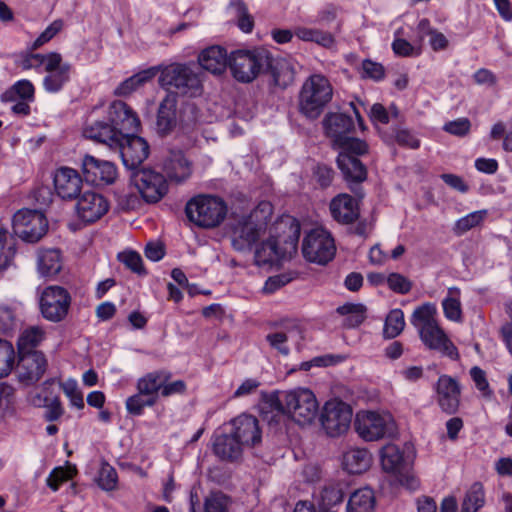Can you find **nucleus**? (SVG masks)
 Returning a JSON list of instances; mask_svg holds the SVG:
<instances>
[{
  "label": "nucleus",
  "instance_id": "obj_10",
  "mask_svg": "<svg viewBox=\"0 0 512 512\" xmlns=\"http://www.w3.org/2000/svg\"><path fill=\"white\" fill-rule=\"evenodd\" d=\"M14 233L26 242L35 243L47 232L45 215L37 210L22 209L13 216Z\"/></svg>",
  "mask_w": 512,
  "mask_h": 512
},
{
  "label": "nucleus",
  "instance_id": "obj_19",
  "mask_svg": "<svg viewBox=\"0 0 512 512\" xmlns=\"http://www.w3.org/2000/svg\"><path fill=\"white\" fill-rule=\"evenodd\" d=\"M107 119L125 139L128 134H135L140 127L137 114L125 102L113 101L107 112Z\"/></svg>",
  "mask_w": 512,
  "mask_h": 512
},
{
  "label": "nucleus",
  "instance_id": "obj_9",
  "mask_svg": "<svg viewBox=\"0 0 512 512\" xmlns=\"http://www.w3.org/2000/svg\"><path fill=\"white\" fill-rule=\"evenodd\" d=\"M354 427L358 435L365 441L380 440L393 435L396 430L395 422L390 414H379L372 411L358 412Z\"/></svg>",
  "mask_w": 512,
  "mask_h": 512
},
{
  "label": "nucleus",
  "instance_id": "obj_33",
  "mask_svg": "<svg viewBox=\"0 0 512 512\" xmlns=\"http://www.w3.org/2000/svg\"><path fill=\"white\" fill-rule=\"evenodd\" d=\"M337 165L348 182L360 183L367 178L365 165L355 156L348 153H339Z\"/></svg>",
  "mask_w": 512,
  "mask_h": 512
},
{
  "label": "nucleus",
  "instance_id": "obj_64",
  "mask_svg": "<svg viewBox=\"0 0 512 512\" xmlns=\"http://www.w3.org/2000/svg\"><path fill=\"white\" fill-rule=\"evenodd\" d=\"M313 176L322 188H326L330 186L333 181L334 171L326 165H317L313 171Z\"/></svg>",
  "mask_w": 512,
  "mask_h": 512
},
{
  "label": "nucleus",
  "instance_id": "obj_50",
  "mask_svg": "<svg viewBox=\"0 0 512 512\" xmlns=\"http://www.w3.org/2000/svg\"><path fill=\"white\" fill-rule=\"evenodd\" d=\"M15 95H17L22 100H33L34 98V86L33 84L26 79L17 81L10 90L6 91L2 95V100L10 101L14 100Z\"/></svg>",
  "mask_w": 512,
  "mask_h": 512
},
{
  "label": "nucleus",
  "instance_id": "obj_17",
  "mask_svg": "<svg viewBox=\"0 0 512 512\" xmlns=\"http://www.w3.org/2000/svg\"><path fill=\"white\" fill-rule=\"evenodd\" d=\"M436 400L441 410L455 414L460 406L461 386L452 376L440 375L435 385Z\"/></svg>",
  "mask_w": 512,
  "mask_h": 512
},
{
  "label": "nucleus",
  "instance_id": "obj_42",
  "mask_svg": "<svg viewBox=\"0 0 512 512\" xmlns=\"http://www.w3.org/2000/svg\"><path fill=\"white\" fill-rule=\"evenodd\" d=\"M437 309L435 304L432 303H424L421 306H418L412 316H411V324L417 328V330H421L422 327H427L429 325L437 323L436 320Z\"/></svg>",
  "mask_w": 512,
  "mask_h": 512
},
{
  "label": "nucleus",
  "instance_id": "obj_31",
  "mask_svg": "<svg viewBox=\"0 0 512 512\" xmlns=\"http://www.w3.org/2000/svg\"><path fill=\"white\" fill-rule=\"evenodd\" d=\"M266 73H269L276 86L286 88L294 81L295 70L290 60L274 58L269 52V65Z\"/></svg>",
  "mask_w": 512,
  "mask_h": 512
},
{
  "label": "nucleus",
  "instance_id": "obj_12",
  "mask_svg": "<svg viewBox=\"0 0 512 512\" xmlns=\"http://www.w3.org/2000/svg\"><path fill=\"white\" fill-rule=\"evenodd\" d=\"M71 304L69 292L60 286L46 287L40 298L43 317L52 322H60L68 314Z\"/></svg>",
  "mask_w": 512,
  "mask_h": 512
},
{
  "label": "nucleus",
  "instance_id": "obj_39",
  "mask_svg": "<svg viewBox=\"0 0 512 512\" xmlns=\"http://www.w3.org/2000/svg\"><path fill=\"white\" fill-rule=\"evenodd\" d=\"M156 75V69L150 68L141 71L124 81H122L115 89L114 94L117 96H128L146 82L150 81Z\"/></svg>",
  "mask_w": 512,
  "mask_h": 512
},
{
  "label": "nucleus",
  "instance_id": "obj_29",
  "mask_svg": "<svg viewBox=\"0 0 512 512\" xmlns=\"http://www.w3.org/2000/svg\"><path fill=\"white\" fill-rule=\"evenodd\" d=\"M172 378V373L168 370H155L145 374L137 380V391L142 394L150 396L158 402L159 396L162 394V386L166 380Z\"/></svg>",
  "mask_w": 512,
  "mask_h": 512
},
{
  "label": "nucleus",
  "instance_id": "obj_8",
  "mask_svg": "<svg viewBox=\"0 0 512 512\" xmlns=\"http://www.w3.org/2000/svg\"><path fill=\"white\" fill-rule=\"evenodd\" d=\"M335 253L334 238L322 227L311 229L303 239L302 254L310 263L324 266L333 260Z\"/></svg>",
  "mask_w": 512,
  "mask_h": 512
},
{
  "label": "nucleus",
  "instance_id": "obj_15",
  "mask_svg": "<svg viewBox=\"0 0 512 512\" xmlns=\"http://www.w3.org/2000/svg\"><path fill=\"white\" fill-rule=\"evenodd\" d=\"M81 167L85 181L95 186L112 184L117 177V169L112 162L91 155L83 157Z\"/></svg>",
  "mask_w": 512,
  "mask_h": 512
},
{
  "label": "nucleus",
  "instance_id": "obj_7",
  "mask_svg": "<svg viewBox=\"0 0 512 512\" xmlns=\"http://www.w3.org/2000/svg\"><path fill=\"white\" fill-rule=\"evenodd\" d=\"M187 218L201 228L219 226L227 215V205L219 197L198 195L189 200L185 207Z\"/></svg>",
  "mask_w": 512,
  "mask_h": 512
},
{
  "label": "nucleus",
  "instance_id": "obj_21",
  "mask_svg": "<svg viewBox=\"0 0 512 512\" xmlns=\"http://www.w3.org/2000/svg\"><path fill=\"white\" fill-rule=\"evenodd\" d=\"M53 182L56 194L63 200H73L81 195L83 181L75 169L60 167L54 174Z\"/></svg>",
  "mask_w": 512,
  "mask_h": 512
},
{
  "label": "nucleus",
  "instance_id": "obj_38",
  "mask_svg": "<svg viewBox=\"0 0 512 512\" xmlns=\"http://www.w3.org/2000/svg\"><path fill=\"white\" fill-rule=\"evenodd\" d=\"M382 139L389 145L398 144L401 147L417 149L420 146L419 139L408 129L396 127L391 131L381 132Z\"/></svg>",
  "mask_w": 512,
  "mask_h": 512
},
{
  "label": "nucleus",
  "instance_id": "obj_41",
  "mask_svg": "<svg viewBox=\"0 0 512 512\" xmlns=\"http://www.w3.org/2000/svg\"><path fill=\"white\" fill-rule=\"evenodd\" d=\"M485 504V491L482 483H473L464 497L460 512H478Z\"/></svg>",
  "mask_w": 512,
  "mask_h": 512
},
{
  "label": "nucleus",
  "instance_id": "obj_45",
  "mask_svg": "<svg viewBox=\"0 0 512 512\" xmlns=\"http://www.w3.org/2000/svg\"><path fill=\"white\" fill-rule=\"evenodd\" d=\"M404 327V313L400 309H393L385 319L383 335L387 339H393L403 331Z\"/></svg>",
  "mask_w": 512,
  "mask_h": 512
},
{
  "label": "nucleus",
  "instance_id": "obj_13",
  "mask_svg": "<svg viewBox=\"0 0 512 512\" xmlns=\"http://www.w3.org/2000/svg\"><path fill=\"white\" fill-rule=\"evenodd\" d=\"M132 181L143 199L149 203L160 201L168 191L165 177L150 169H142L134 172Z\"/></svg>",
  "mask_w": 512,
  "mask_h": 512
},
{
  "label": "nucleus",
  "instance_id": "obj_34",
  "mask_svg": "<svg viewBox=\"0 0 512 512\" xmlns=\"http://www.w3.org/2000/svg\"><path fill=\"white\" fill-rule=\"evenodd\" d=\"M284 254L278 246L276 237H269L256 247L254 261L257 266H271L278 263Z\"/></svg>",
  "mask_w": 512,
  "mask_h": 512
},
{
  "label": "nucleus",
  "instance_id": "obj_25",
  "mask_svg": "<svg viewBox=\"0 0 512 512\" xmlns=\"http://www.w3.org/2000/svg\"><path fill=\"white\" fill-rule=\"evenodd\" d=\"M330 213L341 224H351L359 217L357 200L349 194H339L330 202Z\"/></svg>",
  "mask_w": 512,
  "mask_h": 512
},
{
  "label": "nucleus",
  "instance_id": "obj_37",
  "mask_svg": "<svg viewBox=\"0 0 512 512\" xmlns=\"http://www.w3.org/2000/svg\"><path fill=\"white\" fill-rule=\"evenodd\" d=\"M37 267L44 277L57 275L62 267L60 252L57 249L42 250L38 253Z\"/></svg>",
  "mask_w": 512,
  "mask_h": 512
},
{
  "label": "nucleus",
  "instance_id": "obj_35",
  "mask_svg": "<svg viewBox=\"0 0 512 512\" xmlns=\"http://www.w3.org/2000/svg\"><path fill=\"white\" fill-rule=\"evenodd\" d=\"M371 463V454L365 448H352L343 455L344 469L351 474L365 472L369 469Z\"/></svg>",
  "mask_w": 512,
  "mask_h": 512
},
{
  "label": "nucleus",
  "instance_id": "obj_61",
  "mask_svg": "<svg viewBox=\"0 0 512 512\" xmlns=\"http://www.w3.org/2000/svg\"><path fill=\"white\" fill-rule=\"evenodd\" d=\"M362 74L364 78L380 81L384 78L385 69L382 64L366 59L362 62Z\"/></svg>",
  "mask_w": 512,
  "mask_h": 512
},
{
  "label": "nucleus",
  "instance_id": "obj_49",
  "mask_svg": "<svg viewBox=\"0 0 512 512\" xmlns=\"http://www.w3.org/2000/svg\"><path fill=\"white\" fill-rule=\"evenodd\" d=\"M76 473L75 466L56 467L50 472L46 483L53 491H57L62 483L72 479Z\"/></svg>",
  "mask_w": 512,
  "mask_h": 512
},
{
  "label": "nucleus",
  "instance_id": "obj_11",
  "mask_svg": "<svg viewBox=\"0 0 512 512\" xmlns=\"http://www.w3.org/2000/svg\"><path fill=\"white\" fill-rule=\"evenodd\" d=\"M352 410L343 401H328L323 407L320 416L322 428L330 437L344 434L350 427Z\"/></svg>",
  "mask_w": 512,
  "mask_h": 512
},
{
  "label": "nucleus",
  "instance_id": "obj_63",
  "mask_svg": "<svg viewBox=\"0 0 512 512\" xmlns=\"http://www.w3.org/2000/svg\"><path fill=\"white\" fill-rule=\"evenodd\" d=\"M266 340L269 345L277 350L280 354L287 356L290 349L287 345L288 337L284 332H274L266 336Z\"/></svg>",
  "mask_w": 512,
  "mask_h": 512
},
{
  "label": "nucleus",
  "instance_id": "obj_22",
  "mask_svg": "<svg viewBox=\"0 0 512 512\" xmlns=\"http://www.w3.org/2000/svg\"><path fill=\"white\" fill-rule=\"evenodd\" d=\"M420 339L431 350H436L451 359L458 357L457 348L449 340L438 323L422 327L418 330Z\"/></svg>",
  "mask_w": 512,
  "mask_h": 512
},
{
  "label": "nucleus",
  "instance_id": "obj_60",
  "mask_svg": "<svg viewBox=\"0 0 512 512\" xmlns=\"http://www.w3.org/2000/svg\"><path fill=\"white\" fill-rule=\"evenodd\" d=\"M389 288L399 294H407L412 288V282L399 273H391L387 277Z\"/></svg>",
  "mask_w": 512,
  "mask_h": 512
},
{
  "label": "nucleus",
  "instance_id": "obj_47",
  "mask_svg": "<svg viewBox=\"0 0 512 512\" xmlns=\"http://www.w3.org/2000/svg\"><path fill=\"white\" fill-rule=\"evenodd\" d=\"M156 403V400L142 394L141 391H137V393L128 397L125 402L127 412L133 416L142 415L146 407H153Z\"/></svg>",
  "mask_w": 512,
  "mask_h": 512
},
{
  "label": "nucleus",
  "instance_id": "obj_23",
  "mask_svg": "<svg viewBox=\"0 0 512 512\" xmlns=\"http://www.w3.org/2000/svg\"><path fill=\"white\" fill-rule=\"evenodd\" d=\"M83 134L86 138L108 146L114 150L123 141V135L107 120H95L88 123Z\"/></svg>",
  "mask_w": 512,
  "mask_h": 512
},
{
  "label": "nucleus",
  "instance_id": "obj_62",
  "mask_svg": "<svg viewBox=\"0 0 512 512\" xmlns=\"http://www.w3.org/2000/svg\"><path fill=\"white\" fill-rule=\"evenodd\" d=\"M470 128L471 122L468 118H458L446 123L443 127L444 131L459 137L467 135Z\"/></svg>",
  "mask_w": 512,
  "mask_h": 512
},
{
  "label": "nucleus",
  "instance_id": "obj_56",
  "mask_svg": "<svg viewBox=\"0 0 512 512\" xmlns=\"http://www.w3.org/2000/svg\"><path fill=\"white\" fill-rule=\"evenodd\" d=\"M117 472L115 468H113L108 463H103L101 465L98 477L99 486L106 491L113 490L117 485Z\"/></svg>",
  "mask_w": 512,
  "mask_h": 512
},
{
  "label": "nucleus",
  "instance_id": "obj_6",
  "mask_svg": "<svg viewBox=\"0 0 512 512\" xmlns=\"http://www.w3.org/2000/svg\"><path fill=\"white\" fill-rule=\"evenodd\" d=\"M333 88L321 74L311 75L302 85L299 94V110L309 119H316L331 101Z\"/></svg>",
  "mask_w": 512,
  "mask_h": 512
},
{
  "label": "nucleus",
  "instance_id": "obj_51",
  "mask_svg": "<svg viewBox=\"0 0 512 512\" xmlns=\"http://www.w3.org/2000/svg\"><path fill=\"white\" fill-rule=\"evenodd\" d=\"M15 361V351L13 345L0 339V378L6 377L13 369Z\"/></svg>",
  "mask_w": 512,
  "mask_h": 512
},
{
  "label": "nucleus",
  "instance_id": "obj_53",
  "mask_svg": "<svg viewBox=\"0 0 512 512\" xmlns=\"http://www.w3.org/2000/svg\"><path fill=\"white\" fill-rule=\"evenodd\" d=\"M392 50L401 57H414L421 54V45L416 40L412 44L403 38H395L392 42Z\"/></svg>",
  "mask_w": 512,
  "mask_h": 512
},
{
  "label": "nucleus",
  "instance_id": "obj_5",
  "mask_svg": "<svg viewBox=\"0 0 512 512\" xmlns=\"http://www.w3.org/2000/svg\"><path fill=\"white\" fill-rule=\"evenodd\" d=\"M269 51L263 47L238 49L229 56V68L233 77L242 83H250L260 74L266 73Z\"/></svg>",
  "mask_w": 512,
  "mask_h": 512
},
{
  "label": "nucleus",
  "instance_id": "obj_1",
  "mask_svg": "<svg viewBox=\"0 0 512 512\" xmlns=\"http://www.w3.org/2000/svg\"><path fill=\"white\" fill-rule=\"evenodd\" d=\"M272 214V204L262 201L248 214L233 215L227 226L232 247L240 252L250 250L265 234Z\"/></svg>",
  "mask_w": 512,
  "mask_h": 512
},
{
  "label": "nucleus",
  "instance_id": "obj_20",
  "mask_svg": "<svg viewBox=\"0 0 512 512\" xmlns=\"http://www.w3.org/2000/svg\"><path fill=\"white\" fill-rule=\"evenodd\" d=\"M212 446L214 454L227 462L241 459L245 449L225 425L214 434Z\"/></svg>",
  "mask_w": 512,
  "mask_h": 512
},
{
  "label": "nucleus",
  "instance_id": "obj_3",
  "mask_svg": "<svg viewBox=\"0 0 512 512\" xmlns=\"http://www.w3.org/2000/svg\"><path fill=\"white\" fill-rule=\"evenodd\" d=\"M269 403L272 409L288 415L302 426L311 424L319 412V404L314 393L306 388L272 394Z\"/></svg>",
  "mask_w": 512,
  "mask_h": 512
},
{
  "label": "nucleus",
  "instance_id": "obj_4",
  "mask_svg": "<svg viewBox=\"0 0 512 512\" xmlns=\"http://www.w3.org/2000/svg\"><path fill=\"white\" fill-rule=\"evenodd\" d=\"M159 84L173 95L196 97L202 93L200 76L187 64L172 63L161 70Z\"/></svg>",
  "mask_w": 512,
  "mask_h": 512
},
{
  "label": "nucleus",
  "instance_id": "obj_52",
  "mask_svg": "<svg viewBox=\"0 0 512 512\" xmlns=\"http://www.w3.org/2000/svg\"><path fill=\"white\" fill-rule=\"evenodd\" d=\"M334 147L342 149L340 153H348L352 156L364 155L368 152V145L365 141L348 135L346 139L340 141Z\"/></svg>",
  "mask_w": 512,
  "mask_h": 512
},
{
  "label": "nucleus",
  "instance_id": "obj_43",
  "mask_svg": "<svg viewBox=\"0 0 512 512\" xmlns=\"http://www.w3.org/2000/svg\"><path fill=\"white\" fill-rule=\"evenodd\" d=\"M337 312L346 316L344 326L347 328L358 327L366 318V308L362 304L346 303L339 306Z\"/></svg>",
  "mask_w": 512,
  "mask_h": 512
},
{
  "label": "nucleus",
  "instance_id": "obj_32",
  "mask_svg": "<svg viewBox=\"0 0 512 512\" xmlns=\"http://www.w3.org/2000/svg\"><path fill=\"white\" fill-rule=\"evenodd\" d=\"M381 465L386 472L398 473L411 467L412 461L404 456L400 448L394 444H388L381 449Z\"/></svg>",
  "mask_w": 512,
  "mask_h": 512
},
{
  "label": "nucleus",
  "instance_id": "obj_14",
  "mask_svg": "<svg viewBox=\"0 0 512 512\" xmlns=\"http://www.w3.org/2000/svg\"><path fill=\"white\" fill-rule=\"evenodd\" d=\"M246 448H254L262 441V430L258 419L250 414H241L225 425Z\"/></svg>",
  "mask_w": 512,
  "mask_h": 512
},
{
  "label": "nucleus",
  "instance_id": "obj_46",
  "mask_svg": "<svg viewBox=\"0 0 512 512\" xmlns=\"http://www.w3.org/2000/svg\"><path fill=\"white\" fill-rule=\"evenodd\" d=\"M20 320L18 314L12 306L0 304V334L11 335L18 326Z\"/></svg>",
  "mask_w": 512,
  "mask_h": 512
},
{
  "label": "nucleus",
  "instance_id": "obj_30",
  "mask_svg": "<svg viewBox=\"0 0 512 512\" xmlns=\"http://www.w3.org/2000/svg\"><path fill=\"white\" fill-rule=\"evenodd\" d=\"M176 107H177V98L172 93H167V95L160 102L158 113H157V121L156 126L157 130L160 134L165 135L173 130L176 126L177 115H176Z\"/></svg>",
  "mask_w": 512,
  "mask_h": 512
},
{
  "label": "nucleus",
  "instance_id": "obj_36",
  "mask_svg": "<svg viewBox=\"0 0 512 512\" xmlns=\"http://www.w3.org/2000/svg\"><path fill=\"white\" fill-rule=\"evenodd\" d=\"M376 500L370 488L356 490L347 503V512H374Z\"/></svg>",
  "mask_w": 512,
  "mask_h": 512
},
{
  "label": "nucleus",
  "instance_id": "obj_28",
  "mask_svg": "<svg viewBox=\"0 0 512 512\" xmlns=\"http://www.w3.org/2000/svg\"><path fill=\"white\" fill-rule=\"evenodd\" d=\"M200 66L212 73L221 74L229 66V56L225 48L215 45L204 49L198 56Z\"/></svg>",
  "mask_w": 512,
  "mask_h": 512
},
{
  "label": "nucleus",
  "instance_id": "obj_18",
  "mask_svg": "<svg viewBox=\"0 0 512 512\" xmlns=\"http://www.w3.org/2000/svg\"><path fill=\"white\" fill-rule=\"evenodd\" d=\"M122 162L127 169L135 170L149 155V145L143 138L134 134H128L120 145L116 146Z\"/></svg>",
  "mask_w": 512,
  "mask_h": 512
},
{
  "label": "nucleus",
  "instance_id": "obj_26",
  "mask_svg": "<svg viewBox=\"0 0 512 512\" xmlns=\"http://www.w3.org/2000/svg\"><path fill=\"white\" fill-rule=\"evenodd\" d=\"M163 169L170 180L180 183L191 176L192 164L182 151H170L164 161Z\"/></svg>",
  "mask_w": 512,
  "mask_h": 512
},
{
  "label": "nucleus",
  "instance_id": "obj_40",
  "mask_svg": "<svg viewBox=\"0 0 512 512\" xmlns=\"http://www.w3.org/2000/svg\"><path fill=\"white\" fill-rule=\"evenodd\" d=\"M45 331L38 326H31L23 330L17 342L19 353L36 351L35 348L44 340Z\"/></svg>",
  "mask_w": 512,
  "mask_h": 512
},
{
  "label": "nucleus",
  "instance_id": "obj_2",
  "mask_svg": "<svg viewBox=\"0 0 512 512\" xmlns=\"http://www.w3.org/2000/svg\"><path fill=\"white\" fill-rule=\"evenodd\" d=\"M22 70L45 71L43 87L49 93H57L70 81L72 65L64 62L58 52L47 54L21 52L15 61Z\"/></svg>",
  "mask_w": 512,
  "mask_h": 512
},
{
  "label": "nucleus",
  "instance_id": "obj_55",
  "mask_svg": "<svg viewBox=\"0 0 512 512\" xmlns=\"http://www.w3.org/2000/svg\"><path fill=\"white\" fill-rule=\"evenodd\" d=\"M236 10L237 25L245 33H250L254 27V20L248 13L246 4L242 0H237L232 3Z\"/></svg>",
  "mask_w": 512,
  "mask_h": 512
},
{
  "label": "nucleus",
  "instance_id": "obj_57",
  "mask_svg": "<svg viewBox=\"0 0 512 512\" xmlns=\"http://www.w3.org/2000/svg\"><path fill=\"white\" fill-rule=\"evenodd\" d=\"M62 29V22L57 20L52 22L32 43L29 50L26 52H32L38 50L44 44L49 42L60 30Z\"/></svg>",
  "mask_w": 512,
  "mask_h": 512
},
{
  "label": "nucleus",
  "instance_id": "obj_16",
  "mask_svg": "<svg viewBox=\"0 0 512 512\" xmlns=\"http://www.w3.org/2000/svg\"><path fill=\"white\" fill-rule=\"evenodd\" d=\"M75 210L81 221L94 223L108 212L109 202L103 195L89 190L79 196Z\"/></svg>",
  "mask_w": 512,
  "mask_h": 512
},
{
  "label": "nucleus",
  "instance_id": "obj_59",
  "mask_svg": "<svg viewBox=\"0 0 512 512\" xmlns=\"http://www.w3.org/2000/svg\"><path fill=\"white\" fill-rule=\"evenodd\" d=\"M61 387L65 395L69 398L72 406L76 407L77 409H82L84 407L83 394L79 391L75 381L68 380L62 383Z\"/></svg>",
  "mask_w": 512,
  "mask_h": 512
},
{
  "label": "nucleus",
  "instance_id": "obj_24",
  "mask_svg": "<svg viewBox=\"0 0 512 512\" xmlns=\"http://www.w3.org/2000/svg\"><path fill=\"white\" fill-rule=\"evenodd\" d=\"M326 136L331 139L333 146L353 133V119L343 113H328L323 119Z\"/></svg>",
  "mask_w": 512,
  "mask_h": 512
},
{
  "label": "nucleus",
  "instance_id": "obj_58",
  "mask_svg": "<svg viewBox=\"0 0 512 512\" xmlns=\"http://www.w3.org/2000/svg\"><path fill=\"white\" fill-rule=\"evenodd\" d=\"M118 259L132 272L144 274L143 261L139 253L135 251H125L118 254Z\"/></svg>",
  "mask_w": 512,
  "mask_h": 512
},
{
  "label": "nucleus",
  "instance_id": "obj_48",
  "mask_svg": "<svg viewBox=\"0 0 512 512\" xmlns=\"http://www.w3.org/2000/svg\"><path fill=\"white\" fill-rule=\"evenodd\" d=\"M487 215L486 210H479L469 213L468 215L458 219L453 228L456 235H462L470 229L479 226Z\"/></svg>",
  "mask_w": 512,
  "mask_h": 512
},
{
  "label": "nucleus",
  "instance_id": "obj_44",
  "mask_svg": "<svg viewBox=\"0 0 512 512\" xmlns=\"http://www.w3.org/2000/svg\"><path fill=\"white\" fill-rule=\"evenodd\" d=\"M444 315L451 321H460L462 318V309L460 303V289L451 287L448 289V295L442 302Z\"/></svg>",
  "mask_w": 512,
  "mask_h": 512
},
{
  "label": "nucleus",
  "instance_id": "obj_27",
  "mask_svg": "<svg viewBox=\"0 0 512 512\" xmlns=\"http://www.w3.org/2000/svg\"><path fill=\"white\" fill-rule=\"evenodd\" d=\"M19 354L18 366L23 370V377L32 382L38 381L44 375L47 368L45 355L40 351Z\"/></svg>",
  "mask_w": 512,
  "mask_h": 512
},
{
  "label": "nucleus",
  "instance_id": "obj_54",
  "mask_svg": "<svg viewBox=\"0 0 512 512\" xmlns=\"http://www.w3.org/2000/svg\"><path fill=\"white\" fill-rule=\"evenodd\" d=\"M230 500L221 492H212L204 502V512H228Z\"/></svg>",
  "mask_w": 512,
  "mask_h": 512
}]
</instances>
